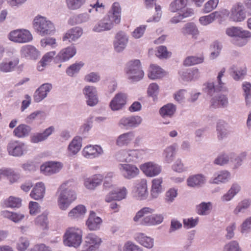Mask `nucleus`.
Returning a JSON list of instances; mask_svg holds the SVG:
<instances>
[{
    "label": "nucleus",
    "mask_w": 251,
    "mask_h": 251,
    "mask_svg": "<svg viewBox=\"0 0 251 251\" xmlns=\"http://www.w3.org/2000/svg\"><path fill=\"white\" fill-rule=\"evenodd\" d=\"M102 153L103 150L101 147L98 145H87L82 151L83 156L90 159L97 157Z\"/></svg>",
    "instance_id": "obj_14"
},
{
    "label": "nucleus",
    "mask_w": 251,
    "mask_h": 251,
    "mask_svg": "<svg viewBox=\"0 0 251 251\" xmlns=\"http://www.w3.org/2000/svg\"><path fill=\"white\" fill-rule=\"evenodd\" d=\"M188 2V0H175L170 5L169 9L172 12H176L184 8Z\"/></svg>",
    "instance_id": "obj_44"
},
{
    "label": "nucleus",
    "mask_w": 251,
    "mask_h": 251,
    "mask_svg": "<svg viewBox=\"0 0 251 251\" xmlns=\"http://www.w3.org/2000/svg\"><path fill=\"white\" fill-rule=\"evenodd\" d=\"M86 209L83 205H78L72 209L68 213V216L73 219L83 216L86 213Z\"/></svg>",
    "instance_id": "obj_41"
},
{
    "label": "nucleus",
    "mask_w": 251,
    "mask_h": 251,
    "mask_svg": "<svg viewBox=\"0 0 251 251\" xmlns=\"http://www.w3.org/2000/svg\"><path fill=\"white\" fill-rule=\"evenodd\" d=\"M8 38L14 42L25 43L31 41L32 40V36L26 29H16L9 33Z\"/></svg>",
    "instance_id": "obj_8"
},
{
    "label": "nucleus",
    "mask_w": 251,
    "mask_h": 251,
    "mask_svg": "<svg viewBox=\"0 0 251 251\" xmlns=\"http://www.w3.org/2000/svg\"><path fill=\"white\" fill-rule=\"evenodd\" d=\"M102 242L101 239L96 234L88 233L85 237V243L82 251H93L99 248Z\"/></svg>",
    "instance_id": "obj_9"
},
{
    "label": "nucleus",
    "mask_w": 251,
    "mask_h": 251,
    "mask_svg": "<svg viewBox=\"0 0 251 251\" xmlns=\"http://www.w3.org/2000/svg\"><path fill=\"white\" fill-rule=\"evenodd\" d=\"M135 195L140 199L146 198L148 195L147 184L145 179H142L138 184L135 192Z\"/></svg>",
    "instance_id": "obj_35"
},
{
    "label": "nucleus",
    "mask_w": 251,
    "mask_h": 251,
    "mask_svg": "<svg viewBox=\"0 0 251 251\" xmlns=\"http://www.w3.org/2000/svg\"><path fill=\"white\" fill-rule=\"evenodd\" d=\"M244 7L241 3H238L233 6L229 15L230 20L238 22L244 21L246 18Z\"/></svg>",
    "instance_id": "obj_12"
},
{
    "label": "nucleus",
    "mask_w": 251,
    "mask_h": 251,
    "mask_svg": "<svg viewBox=\"0 0 251 251\" xmlns=\"http://www.w3.org/2000/svg\"><path fill=\"white\" fill-rule=\"evenodd\" d=\"M184 34H191L196 38V36L199 34V30L196 25L193 23L187 24L183 28Z\"/></svg>",
    "instance_id": "obj_51"
},
{
    "label": "nucleus",
    "mask_w": 251,
    "mask_h": 251,
    "mask_svg": "<svg viewBox=\"0 0 251 251\" xmlns=\"http://www.w3.org/2000/svg\"><path fill=\"white\" fill-rule=\"evenodd\" d=\"M83 93L87 99V103L88 105L93 106L98 103V99L95 87L90 86L85 87L83 89Z\"/></svg>",
    "instance_id": "obj_18"
},
{
    "label": "nucleus",
    "mask_w": 251,
    "mask_h": 251,
    "mask_svg": "<svg viewBox=\"0 0 251 251\" xmlns=\"http://www.w3.org/2000/svg\"><path fill=\"white\" fill-rule=\"evenodd\" d=\"M135 134L133 131H129L119 135L116 140V145L119 147L127 146L133 140Z\"/></svg>",
    "instance_id": "obj_24"
},
{
    "label": "nucleus",
    "mask_w": 251,
    "mask_h": 251,
    "mask_svg": "<svg viewBox=\"0 0 251 251\" xmlns=\"http://www.w3.org/2000/svg\"><path fill=\"white\" fill-rule=\"evenodd\" d=\"M199 71L198 69H193L183 72L182 75V79L185 81H191L198 77Z\"/></svg>",
    "instance_id": "obj_46"
},
{
    "label": "nucleus",
    "mask_w": 251,
    "mask_h": 251,
    "mask_svg": "<svg viewBox=\"0 0 251 251\" xmlns=\"http://www.w3.org/2000/svg\"><path fill=\"white\" fill-rule=\"evenodd\" d=\"M176 153V148L174 146L167 148L164 151V156L166 162H171Z\"/></svg>",
    "instance_id": "obj_53"
},
{
    "label": "nucleus",
    "mask_w": 251,
    "mask_h": 251,
    "mask_svg": "<svg viewBox=\"0 0 251 251\" xmlns=\"http://www.w3.org/2000/svg\"><path fill=\"white\" fill-rule=\"evenodd\" d=\"M229 177V173L227 171L221 172L217 177L214 178L213 182L214 183H219L220 182H225Z\"/></svg>",
    "instance_id": "obj_61"
},
{
    "label": "nucleus",
    "mask_w": 251,
    "mask_h": 251,
    "mask_svg": "<svg viewBox=\"0 0 251 251\" xmlns=\"http://www.w3.org/2000/svg\"><path fill=\"white\" fill-rule=\"evenodd\" d=\"M193 14V10L191 9H188L183 14H178L176 16L173 17L171 20L170 22L172 24H177L180 22L183 18L189 17Z\"/></svg>",
    "instance_id": "obj_55"
},
{
    "label": "nucleus",
    "mask_w": 251,
    "mask_h": 251,
    "mask_svg": "<svg viewBox=\"0 0 251 251\" xmlns=\"http://www.w3.org/2000/svg\"><path fill=\"white\" fill-rule=\"evenodd\" d=\"M55 55L56 52L55 51H51L46 53L43 56L37 66L38 70L39 71H43L44 68L52 60Z\"/></svg>",
    "instance_id": "obj_34"
},
{
    "label": "nucleus",
    "mask_w": 251,
    "mask_h": 251,
    "mask_svg": "<svg viewBox=\"0 0 251 251\" xmlns=\"http://www.w3.org/2000/svg\"><path fill=\"white\" fill-rule=\"evenodd\" d=\"M121 8L118 2L112 4L108 14L95 25L93 30L101 32L111 29L114 24H118L121 21Z\"/></svg>",
    "instance_id": "obj_1"
},
{
    "label": "nucleus",
    "mask_w": 251,
    "mask_h": 251,
    "mask_svg": "<svg viewBox=\"0 0 251 251\" xmlns=\"http://www.w3.org/2000/svg\"><path fill=\"white\" fill-rule=\"evenodd\" d=\"M36 224L41 226L43 229L48 227V218L46 214H42L38 216L35 221Z\"/></svg>",
    "instance_id": "obj_58"
},
{
    "label": "nucleus",
    "mask_w": 251,
    "mask_h": 251,
    "mask_svg": "<svg viewBox=\"0 0 251 251\" xmlns=\"http://www.w3.org/2000/svg\"><path fill=\"white\" fill-rule=\"evenodd\" d=\"M225 72V69H223L219 73L217 79L218 81L219 86H215L213 83L208 84L207 87L209 90L212 89H214V91H222L224 89V84L221 81V78L223 76L224 73Z\"/></svg>",
    "instance_id": "obj_48"
},
{
    "label": "nucleus",
    "mask_w": 251,
    "mask_h": 251,
    "mask_svg": "<svg viewBox=\"0 0 251 251\" xmlns=\"http://www.w3.org/2000/svg\"><path fill=\"white\" fill-rule=\"evenodd\" d=\"M86 0H66L67 6L69 9H77L79 8Z\"/></svg>",
    "instance_id": "obj_57"
},
{
    "label": "nucleus",
    "mask_w": 251,
    "mask_h": 251,
    "mask_svg": "<svg viewBox=\"0 0 251 251\" xmlns=\"http://www.w3.org/2000/svg\"><path fill=\"white\" fill-rule=\"evenodd\" d=\"M124 251H143V250L138 245L131 242H127L124 245Z\"/></svg>",
    "instance_id": "obj_64"
},
{
    "label": "nucleus",
    "mask_w": 251,
    "mask_h": 251,
    "mask_svg": "<svg viewBox=\"0 0 251 251\" xmlns=\"http://www.w3.org/2000/svg\"><path fill=\"white\" fill-rule=\"evenodd\" d=\"M250 205V202L248 200H244L240 202L234 210V213L236 215L248 208Z\"/></svg>",
    "instance_id": "obj_60"
},
{
    "label": "nucleus",
    "mask_w": 251,
    "mask_h": 251,
    "mask_svg": "<svg viewBox=\"0 0 251 251\" xmlns=\"http://www.w3.org/2000/svg\"><path fill=\"white\" fill-rule=\"evenodd\" d=\"M216 14L217 13H212L208 15L202 16L200 18L199 22L203 25H206L216 19Z\"/></svg>",
    "instance_id": "obj_56"
},
{
    "label": "nucleus",
    "mask_w": 251,
    "mask_h": 251,
    "mask_svg": "<svg viewBox=\"0 0 251 251\" xmlns=\"http://www.w3.org/2000/svg\"><path fill=\"white\" fill-rule=\"evenodd\" d=\"M7 150L9 154L13 156H21L27 151L26 146L19 141H11L7 147Z\"/></svg>",
    "instance_id": "obj_10"
},
{
    "label": "nucleus",
    "mask_w": 251,
    "mask_h": 251,
    "mask_svg": "<svg viewBox=\"0 0 251 251\" xmlns=\"http://www.w3.org/2000/svg\"><path fill=\"white\" fill-rule=\"evenodd\" d=\"M103 179V177L100 175H94L85 179L84 185L87 189H94L101 183Z\"/></svg>",
    "instance_id": "obj_29"
},
{
    "label": "nucleus",
    "mask_w": 251,
    "mask_h": 251,
    "mask_svg": "<svg viewBox=\"0 0 251 251\" xmlns=\"http://www.w3.org/2000/svg\"><path fill=\"white\" fill-rule=\"evenodd\" d=\"M212 207L211 203L209 202H201L197 206V212L199 215H206L207 214Z\"/></svg>",
    "instance_id": "obj_49"
},
{
    "label": "nucleus",
    "mask_w": 251,
    "mask_h": 251,
    "mask_svg": "<svg viewBox=\"0 0 251 251\" xmlns=\"http://www.w3.org/2000/svg\"><path fill=\"white\" fill-rule=\"evenodd\" d=\"M45 193V186L43 183L38 182L36 184L31 191L30 196L35 200H41L43 198Z\"/></svg>",
    "instance_id": "obj_27"
},
{
    "label": "nucleus",
    "mask_w": 251,
    "mask_h": 251,
    "mask_svg": "<svg viewBox=\"0 0 251 251\" xmlns=\"http://www.w3.org/2000/svg\"><path fill=\"white\" fill-rule=\"evenodd\" d=\"M204 182V176L200 174L191 176L187 180V185L191 187H200Z\"/></svg>",
    "instance_id": "obj_31"
},
{
    "label": "nucleus",
    "mask_w": 251,
    "mask_h": 251,
    "mask_svg": "<svg viewBox=\"0 0 251 251\" xmlns=\"http://www.w3.org/2000/svg\"><path fill=\"white\" fill-rule=\"evenodd\" d=\"M154 209L145 207L138 211L133 218L134 222L143 225H155L161 223L164 219L161 214L148 216L154 212Z\"/></svg>",
    "instance_id": "obj_3"
},
{
    "label": "nucleus",
    "mask_w": 251,
    "mask_h": 251,
    "mask_svg": "<svg viewBox=\"0 0 251 251\" xmlns=\"http://www.w3.org/2000/svg\"><path fill=\"white\" fill-rule=\"evenodd\" d=\"M51 89L52 85L50 83H45L42 84L34 93V101L38 102L42 100L47 97L48 93Z\"/></svg>",
    "instance_id": "obj_19"
},
{
    "label": "nucleus",
    "mask_w": 251,
    "mask_h": 251,
    "mask_svg": "<svg viewBox=\"0 0 251 251\" xmlns=\"http://www.w3.org/2000/svg\"><path fill=\"white\" fill-rule=\"evenodd\" d=\"M226 33L229 36L239 37L242 39H245L251 37V33L249 31L242 30L241 28L234 26L227 28ZM246 42L244 40L242 44L237 42L236 44L238 46H242L246 44Z\"/></svg>",
    "instance_id": "obj_11"
},
{
    "label": "nucleus",
    "mask_w": 251,
    "mask_h": 251,
    "mask_svg": "<svg viewBox=\"0 0 251 251\" xmlns=\"http://www.w3.org/2000/svg\"><path fill=\"white\" fill-rule=\"evenodd\" d=\"M90 6L91 8L89 9L90 13L92 12L94 10L96 12H103L105 8L104 5L99 0H93L91 1Z\"/></svg>",
    "instance_id": "obj_52"
},
{
    "label": "nucleus",
    "mask_w": 251,
    "mask_h": 251,
    "mask_svg": "<svg viewBox=\"0 0 251 251\" xmlns=\"http://www.w3.org/2000/svg\"><path fill=\"white\" fill-rule=\"evenodd\" d=\"M227 98L225 96L219 95L212 99L210 106L214 108L220 106L225 107L227 105Z\"/></svg>",
    "instance_id": "obj_36"
},
{
    "label": "nucleus",
    "mask_w": 251,
    "mask_h": 251,
    "mask_svg": "<svg viewBox=\"0 0 251 251\" xmlns=\"http://www.w3.org/2000/svg\"><path fill=\"white\" fill-rule=\"evenodd\" d=\"M83 65L84 63L82 62L73 64L67 68L66 73L69 75L72 76L77 73Z\"/></svg>",
    "instance_id": "obj_54"
},
{
    "label": "nucleus",
    "mask_w": 251,
    "mask_h": 251,
    "mask_svg": "<svg viewBox=\"0 0 251 251\" xmlns=\"http://www.w3.org/2000/svg\"><path fill=\"white\" fill-rule=\"evenodd\" d=\"M175 105L172 103L167 104L160 109V113L162 116H172L176 111Z\"/></svg>",
    "instance_id": "obj_47"
},
{
    "label": "nucleus",
    "mask_w": 251,
    "mask_h": 251,
    "mask_svg": "<svg viewBox=\"0 0 251 251\" xmlns=\"http://www.w3.org/2000/svg\"><path fill=\"white\" fill-rule=\"evenodd\" d=\"M76 184V182L73 180H69L60 187L59 189L61 192L58 198V204L61 209L66 210L71 203L76 199L75 192L69 189L75 187Z\"/></svg>",
    "instance_id": "obj_2"
},
{
    "label": "nucleus",
    "mask_w": 251,
    "mask_h": 251,
    "mask_svg": "<svg viewBox=\"0 0 251 251\" xmlns=\"http://www.w3.org/2000/svg\"><path fill=\"white\" fill-rule=\"evenodd\" d=\"M142 119L139 116L124 117L120 120V124L125 126L131 127L138 126L141 123Z\"/></svg>",
    "instance_id": "obj_32"
},
{
    "label": "nucleus",
    "mask_w": 251,
    "mask_h": 251,
    "mask_svg": "<svg viewBox=\"0 0 251 251\" xmlns=\"http://www.w3.org/2000/svg\"><path fill=\"white\" fill-rule=\"evenodd\" d=\"M126 99L127 96L126 94L119 93L111 101L109 106L113 110H119L126 104Z\"/></svg>",
    "instance_id": "obj_17"
},
{
    "label": "nucleus",
    "mask_w": 251,
    "mask_h": 251,
    "mask_svg": "<svg viewBox=\"0 0 251 251\" xmlns=\"http://www.w3.org/2000/svg\"><path fill=\"white\" fill-rule=\"evenodd\" d=\"M127 195L126 189L123 187L110 192L105 197V201L111 202L113 201H121L126 198Z\"/></svg>",
    "instance_id": "obj_15"
},
{
    "label": "nucleus",
    "mask_w": 251,
    "mask_h": 251,
    "mask_svg": "<svg viewBox=\"0 0 251 251\" xmlns=\"http://www.w3.org/2000/svg\"><path fill=\"white\" fill-rule=\"evenodd\" d=\"M165 75V72L160 67L155 65H151L150 67L149 72L148 73V76L152 79L159 78Z\"/></svg>",
    "instance_id": "obj_33"
},
{
    "label": "nucleus",
    "mask_w": 251,
    "mask_h": 251,
    "mask_svg": "<svg viewBox=\"0 0 251 251\" xmlns=\"http://www.w3.org/2000/svg\"><path fill=\"white\" fill-rule=\"evenodd\" d=\"M162 183V178L153 179L152 180V187L151 194L153 197L156 198L158 194L161 192L162 189L161 184Z\"/></svg>",
    "instance_id": "obj_43"
},
{
    "label": "nucleus",
    "mask_w": 251,
    "mask_h": 251,
    "mask_svg": "<svg viewBox=\"0 0 251 251\" xmlns=\"http://www.w3.org/2000/svg\"><path fill=\"white\" fill-rule=\"evenodd\" d=\"M33 25L41 35L50 34L54 30L52 23L42 16L36 17L34 19Z\"/></svg>",
    "instance_id": "obj_7"
},
{
    "label": "nucleus",
    "mask_w": 251,
    "mask_h": 251,
    "mask_svg": "<svg viewBox=\"0 0 251 251\" xmlns=\"http://www.w3.org/2000/svg\"><path fill=\"white\" fill-rule=\"evenodd\" d=\"M4 204L7 207H19L21 205V200L19 198L10 196L4 201Z\"/></svg>",
    "instance_id": "obj_50"
},
{
    "label": "nucleus",
    "mask_w": 251,
    "mask_h": 251,
    "mask_svg": "<svg viewBox=\"0 0 251 251\" xmlns=\"http://www.w3.org/2000/svg\"><path fill=\"white\" fill-rule=\"evenodd\" d=\"M127 41V38L123 32L118 33L114 43V47L116 51L117 52L123 51L126 48Z\"/></svg>",
    "instance_id": "obj_25"
},
{
    "label": "nucleus",
    "mask_w": 251,
    "mask_h": 251,
    "mask_svg": "<svg viewBox=\"0 0 251 251\" xmlns=\"http://www.w3.org/2000/svg\"><path fill=\"white\" fill-rule=\"evenodd\" d=\"M19 63L17 58L13 59L8 62H2L0 63V71L7 73L12 71Z\"/></svg>",
    "instance_id": "obj_37"
},
{
    "label": "nucleus",
    "mask_w": 251,
    "mask_h": 251,
    "mask_svg": "<svg viewBox=\"0 0 251 251\" xmlns=\"http://www.w3.org/2000/svg\"><path fill=\"white\" fill-rule=\"evenodd\" d=\"M102 223V220L96 216V213L91 211L86 222V225L90 230H96L99 229Z\"/></svg>",
    "instance_id": "obj_22"
},
{
    "label": "nucleus",
    "mask_w": 251,
    "mask_h": 251,
    "mask_svg": "<svg viewBox=\"0 0 251 251\" xmlns=\"http://www.w3.org/2000/svg\"><path fill=\"white\" fill-rule=\"evenodd\" d=\"M177 195V190L174 188L170 189L165 194V201L168 203L173 202Z\"/></svg>",
    "instance_id": "obj_62"
},
{
    "label": "nucleus",
    "mask_w": 251,
    "mask_h": 251,
    "mask_svg": "<svg viewBox=\"0 0 251 251\" xmlns=\"http://www.w3.org/2000/svg\"><path fill=\"white\" fill-rule=\"evenodd\" d=\"M81 142L82 139L80 137L76 136L74 138L68 147L70 153L73 155L76 154L81 147Z\"/></svg>",
    "instance_id": "obj_38"
},
{
    "label": "nucleus",
    "mask_w": 251,
    "mask_h": 251,
    "mask_svg": "<svg viewBox=\"0 0 251 251\" xmlns=\"http://www.w3.org/2000/svg\"><path fill=\"white\" fill-rule=\"evenodd\" d=\"M30 127L24 124L19 125L13 131L14 135L18 138H23L28 135Z\"/></svg>",
    "instance_id": "obj_40"
},
{
    "label": "nucleus",
    "mask_w": 251,
    "mask_h": 251,
    "mask_svg": "<svg viewBox=\"0 0 251 251\" xmlns=\"http://www.w3.org/2000/svg\"><path fill=\"white\" fill-rule=\"evenodd\" d=\"M21 53L26 57L35 59L38 57L39 52L34 46L25 45L22 47Z\"/></svg>",
    "instance_id": "obj_30"
},
{
    "label": "nucleus",
    "mask_w": 251,
    "mask_h": 251,
    "mask_svg": "<svg viewBox=\"0 0 251 251\" xmlns=\"http://www.w3.org/2000/svg\"><path fill=\"white\" fill-rule=\"evenodd\" d=\"M224 251H241L238 244L235 241H231L225 245Z\"/></svg>",
    "instance_id": "obj_63"
},
{
    "label": "nucleus",
    "mask_w": 251,
    "mask_h": 251,
    "mask_svg": "<svg viewBox=\"0 0 251 251\" xmlns=\"http://www.w3.org/2000/svg\"><path fill=\"white\" fill-rule=\"evenodd\" d=\"M240 190V187L237 184H233L228 191L223 196L222 200L224 201L231 200L234 196Z\"/></svg>",
    "instance_id": "obj_45"
},
{
    "label": "nucleus",
    "mask_w": 251,
    "mask_h": 251,
    "mask_svg": "<svg viewBox=\"0 0 251 251\" xmlns=\"http://www.w3.org/2000/svg\"><path fill=\"white\" fill-rule=\"evenodd\" d=\"M125 70L128 78L133 81H139L144 75V73L141 68V62L138 59L129 61L126 64Z\"/></svg>",
    "instance_id": "obj_6"
},
{
    "label": "nucleus",
    "mask_w": 251,
    "mask_h": 251,
    "mask_svg": "<svg viewBox=\"0 0 251 251\" xmlns=\"http://www.w3.org/2000/svg\"><path fill=\"white\" fill-rule=\"evenodd\" d=\"M121 170L124 177L127 179L132 178L138 175L139 169L134 165L121 164Z\"/></svg>",
    "instance_id": "obj_21"
},
{
    "label": "nucleus",
    "mask_w": 251,
    "mask_h": 251,
    "mask_svg": "<svg viewBox=\"0 0 251 251\" xmlns=\"http://www.w3.org/2000/svg\"><path fill=\"white\" fill-rule=\"evenodd\" d=\"M62 164L58 162H48L40 167L41 172L45 175H50L58 172L62 168Z\"/></svg>",
    "instance_id": "obj_16"
},
{
    "label": "nucleus",
    "mask_w": 251,
    "mask_h": 251,
    "mask_svg": "<svg viewBox=\"0 0 251 251\" xmlns=\"http://www.w3.org/2000/svg\"><path fill=\"white\" fill-rule=\"evenodd\" d=\"M82 34L81 28L76 27L69 30L63 36V41L68 40L69 42L75 41L79 38Z\"/></svg>",
    "instance_id": "obj_26"
},
{
    "label": "nucleus",
    "mask_w": 251,
    "mask_h": 251,
    "mask_svg": "<svg viewBox=\"0 0 251 251\" xmlns=\"http://www.w3.org/2000/svg\"><path fill=\"white\" fill-rule=\"evenodd\" d=\"M52 126L49 127L45 130L43 133H36L33 134L30 137L31 142L33 143H38L46 140L54 131Z\"/></svg>",
    "instance_id": "obj_23"
},
{
    "label": "nucleus",
    "mask_w": 251,
    "mask_h": 251,
    "mask_svg": "<svg viewBox=\"0 0 251 251\" xmlns=\"http://www.w3.org/2000/svg\"><path fill=\"white\" fill-rule=\"evenodd\" d=\"M76 49L74 46H70L62 49L56 56V58L62 62H65L72 57L76 53Z\"/></svg>",
    "instance_id": "obj_20"
},
{
    "label": "nucleus",
    "mask_w": 251,
    "mask_h": 251,
    "mask_svg": "<svg viewBox=\"0 0 251 251\" xmlns=\"http://www.w3.org/2000/svg\"><path fill=\"white\" fill-rule=\"evenodd\" d=\"M140 169L148 176L153 177L159 175L161 168L158 165L152 162L145 163L140 166Z\"/></svg>",
    "instance_id": "obj_13"
},
{
    "label": "nucleus",
    "mask_w": 251,
    "mask_h": 251,
    "mask_svg": "<svg viewBox=\"0 0 251 251\" xmlns=\"http://www.w3.org/2000/svg\"><path fill=\"white\" fill-rule=\"evenodd\" d=\"M82 231L76 227H71L67 229L64 235V243L69 247H78L82 242Z\"/></svg>",
    "instance_id": "obj_5"
},
{
    "label": "nucleus",
    "mask_w": 251,
    "mask_h": 251,
    "mask_svg": "<svg viewBox=\"0 0 251 251\" xmlns=\"http://www.w3.org/2000/svg\"><path fill=\"white\" fill-rule=\"evenodd\" d=\"M135 239L138 243L145 248L151 249L153 247V239L146 236L144 233H137Z\"/></svg>",
    "instance_id": "obj_28"
},
{
    "label": "nucleus",
    "mask_w": 251,
    "mask_h": 251,
    "mask_svg": "<svg viewBox=\"0 0 251 251\" xmlns=\"http://www.w3.org/2000/svg\"><path fill=\"white\" fill-rule=\"evenodd\" d=\"M155 54L160 58H167L171 56V52L167 50L166 47L160 46L157 48Z\"/></svg>",
    "instance_id": "obj_59"
},
{
    "label": "nucleus",
    "mask_w": 251,
    "mask_h": 251,
    "mask_svg": "<svg viewBox=\"0 0 251 251\" xmlns=\"http://www.w3.org/2000/svg\"><path fill=\"white\" fill-rule=\"evenodd\" d=\"M147 151V149L123 150L117 154V158L121 162H136L143 158Z\"/></svg>",
    "instance_id": "obj_4"
},
{
    "label": "nucleus",
    "mask_w": 251,
    "mask_h": 251,
    "mask_svg": "<svg viewBox=\"0 0 251 251\" xmlns=\"http://www.w3.org/2000/svg\"><path fill=\"white\" fill-rule=\"evenodd\" d=\"M204 61V56L201 55L200 56H189L187 57L183 61V65L185 66H191L199 64H201Z\"/></svg>",
    "instance_id": "obj_42"
},
{
    "label": "nucleus",
    "mask_w": 251,
    "mask_h": 251,
    "mask_svg": "<svg viewBox=\"0 0 251 251\" xmlns=\"http://www.w3.org/2000/svg\"><path fill=\"white\" fill-rule=\"evenodd\" d=\"M1 214L3 217L7 218L15 223L21 221L25 217L23 214L10 212L7 210L2 211Z\"/></svg>",
    "instance_id": "obj_39"
}]
</instances>
